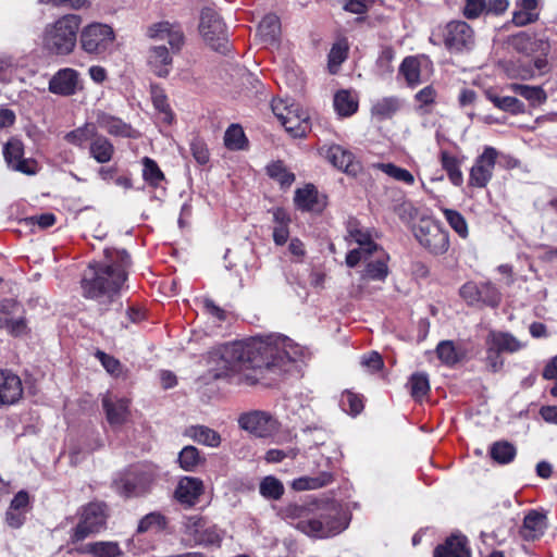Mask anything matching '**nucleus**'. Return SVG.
I'll return each instance as SVG.
<instances>
[{
    "label": "nucleus",
    "mask_w": 557,
    "mask_h": 557,
    "mask_svg": "<svg viewBox=\"0 0 557 557\" xmlns=\"http://www.w3.org/2000/svg\"><path fill=\"white\" fill-rule=\"evenodd\" d=\"M148 61L151 70L158 76H166L170 73L172 57L164 45L152 47L149 51Z\"/></svg>",
    "instance_id": "31"
},
{
    "label": "nucleus",
    "mask_w": 557,
    "mask_h": 557,
    "mask_svg": "<svg viewBox=\"0 0 557 557\" xmlns=\"http://www.w3.org/2000/svg\"><path fill=\"white\" fill-rule=\"evenodd\" d=\"M350 518L346 511L332 507L321 513L318 518L301 520L296 524V529L308 536L317 539H326L335 536L346 530Z\"/></svg>",
    "instance_id": "7"
},
{
    "label": "nucleus",
    "mask_w": 557,
    "mask_h": 557,
    "mask_svg": "<svg viewBox=\"0 0 557 557\" xmlns=\"http://www.w3.org/2000/svg\"><path fill=\"white\" fill-rule=\"evenodd\" d=\"M203 488L202 480L194 476H183L176 484V502L186 507H193L199 503Z\"/></svg>",
    "instance_id": "20"
},
{
    "label": "nucleus",
    "mask_w": 557,
    "mask_h": 557,
    "mask_svg": "<svg viewBox=\"0 0 557 557\" xmlns=\"http://www.w3.org/2000/svg\"><path fill=\"white\" fill-rule=\"evenodd\" d=\"M199 32L203 40L215 51L225 53L228 50L226 26L220 15L210 8L202 10Z\"/></svg>",
    "instance_id": "12"
},
{
    "label": "nucleus",
    "mask_w": 557,
    "mask_h": 557,
    "mask_svg": "<svg viewBox=\"0 0 557 557\" xmlns=\"http://www.w3.org/2000/svg\"><path fill=\"white\" fill-rule=\"evenodd\" d=\"M238 425L257 437H269L278 429L277 420L271 413L262 410L242 413L238 417Z\"/></svg>",
    "instance_id": "14"
},
{
    "label": "nucleus",
    "mask_w": 557,
    "mask_h": 557,
    "mask_svg": "<svg viewBox=\"0 0 557 557\" xmlns=\"http://www.w3.org/2000/svg\"><path fill=\"white\" fill-rule=\"evenodd\" d=\"M410 393L414 399H421L430 391V384L428 375L424 373H414L411 375L410 381Z\"/></svg>",
    "instance_id": "57"
},
{
    "label": "nucleus",
    "mask_w": 557,
    "mask_h": 557,
    "mask_svg": "<svg viewBox=\"0 0 557 557\" xmlns=\"http://www.w3.org/2000/svg\"><path fill=\"white\" fill-rule=\"evenodd\" d=\"M376 168L395 181L403 182L407 185L414 184L413 175L408 170L397 166L394 163H379Z\"/></svg>",
    "instance_id": "54"
},
{
    "label": "nucleus",
    "mask_w": 557,
    "mask_h": 557,
    "mask_svg": "<svg viewBox=\"0 0 557 557\" xmlns=\"http://www.w3.org/2000/svg\"><path fill=\"white\" fill-rule=\"evenodd\" d=\"M334 109L341 116H350L358 110V99L349 90H339L334 96Z\"/></svg>",
    "instance_id": "40"
},
{
    "label": "nucleus",
    "mask_w": 557,
    "mask_h": 557,
    "mask_svg": "<svg viewBox=\"0 0 557 557\" xmlns=\"http://www.w3.org/2000/svg\"><path fill=\"white\" fill-rule=\"evenodd\" d=\"M131 257L124 249H106L104 260L90 263L81 281L83 296L96 301L98 311L122 309L120 289L127 278Z\"/></svg>",
    "instance_id": "2"
},
{
    "label": "nucleus",
    "mask_w": 557,
    "mask_h": 557,
    "mask_svg": "<svg viewBox=\"0 0 557 557\" xmlns=\"http://www.w3.org/2000/svg\"><path fill=\"white\" fill-rule=\"evenodd\" d=\"M78 554L91 555L92 557H122L123 550L117 542L97 541L83 544L74 549Z\"/></svg>",
    "instance_id": "28"
},
{
    "label": "nucleus",
    "mask_w": 557,
    "mask_h": 557,
    "mask_svg": "<svg viewBox=\"0 0 557 557\" xmlns=\"http://www.w3.org/2000/svg\"><path fill=\"white\" fill-rule=\"evenodd\" d=\"M399 73L405 77L410 87L421 83V62L418 57H407L399 66Z\"/></svg>",
    "instance_id": "42"
},
{
    "label": "nucleus",
    "mask_w": 557,
    "mask_h": 557,
    "mask_svg": "<svg viewBox=\"0 0 557 557\" xmlns=\"http://www.w3.org/2000/svg\"><path fill=\"white\" fill-rule=\"evenodd\" d=\"M374 256H376L375 260L369 258L364 261L366 268L362 271L361 277L371 281H384L388 274L387 257L382 248L381 251H377Z\"/></svg>",
    "instance_id": "32"
},
{
    "label": "nucleus",
    "mask_w": 557,
    "mask_h": 557,
    "mask_svg": "<svg viewBox=\"0 0 557 557\" xmlns=\"http://www.w3.org/2000/svg\"><path fill=\"white\" fill-rule=\"evenodd\" d=\"M484 11H486L485 0H466L463 15L467 18H478Z\"/></svg>",
    "instance_id": "64"
},
{
    "label": "nucleus",
    "mask_w": 557,
    "mask_h": 557,
    "mask_svg": "<svg viewBox=\"0 0 557 557\" xmlns=\"http://www.w3.org/2000/svg\"><path fill=\"white\" fill-rule=\"evenodd\" d=\"M490 455L494 461L505 465L513 460L516 448L508 442H496L492 445Z\"/></svg>",
    "instance_id": "49"
},
{
    "label": "nucleus",
    "mask_w": 557,
    "mask_h": 557,
    "mask_svg": "<svg viewBox=\"0 0 557 557\" xmlns=\"http://www.w3.org/2000/svg\"><path fill=\"white\" fill-rule=\"evenodd\" d=\"M190 151L193 157L199 164H206L209 162L210 153L203 140L199 138H194L190 141Z\"/></svg>",
    "instance_id": "63"
},
{
    "label": "nucleus",
    "mask_w": 557,
    "mask_h": 557,
    "mask_svg": "<svg viewBox=\"0 0 557 557\" xmlns=\"http://www.w3.org/2000/svg\"><path fill=\"white\" fill-rule=\"evenodd\" d=\"M442 168L446 171L451 184L460 186L463 183V175L460 170V161L450 152L443 150L440 153Z\"/></svg>",
    "instance_id": "38"
},
{
    "label": "nucleus",
    "mask_w": 557,
    "mask_h": 557,
    "mask_svg": "<svg viewBox=\"0 0 557 557\" xmlns=\"http://www.w3.org/2000/svg\"><path fill=\"white\" fill-rule=\"evenodd\" d=\"M143 177L149 185L159 187L164 181V175L154 160L149 157L143 159Z\"/></svg>",
    "instance_id": "50"
},
{
    "label": "nucleus",
    "mask_w": 557,
    "mask_h": 557,
    "mask_svg": "<svg viewBox=\"0 0 557 557\" xmlns=\"http://www.w3.org/2000/svg\"><path fill=\"white\" fill-rule=\"evenodd\" d=\"M345 242L348 246L357 245L350 249L345 262L349 268H356L361 261H367L373 255L381 251V246L373 239L372 231L363 226L357 219L349 218L346 222Z\"/></svg>",
    "instance_id": "5"
},
{
    "label": "nucleus",
    "mask_w": 557,
    "mask_h": 557,
    "mask_svg": "<svg viewBox=\"0 0 557 557\" xmlns=\"http://www.w3.org/2000/svg\"><path fill=\"white\" fill-rule=\"evenodd\" d=\"M401 102L397 97H384L376 100L371 108V114L377 121L388 120L399 111Z\"/></svg>",
    "instance_id": "36"
},
{
    "label": "nucleus",
    "mask_w": 557,
    "mask_h": 557,
    "mask_svg": "<svg viewBox=\"0 0 557 557\" xmlns=\"http://www.w3.org/2000/svg\"><path fill=\"white\" fill-rule=\"evenodd\" d=\"M206 519L199 515L186 517L183 524L182 543L186 545H199L198 540L205 529Z\"/></svg>",
    "instance_id": "33"
},
{
    "label": "nucleus",
    "mask_w": 557,
    "mask_h": 557,
    "mask_svg": "<svg viewBox=\"0 0 557 557\" xmlns=\"http://www.w3.org/2000/svg\"><path fill=\"white\" fill-rule=\"evenodd\" d=\"M272 111L285 131L295 138L304 137L310 128L309 115L298 104L274 99Z\"/></svg>",
    "instance_id": "10"
},
{
    "label": "nucleus",
    "mask_w": 557,
    "mask_h": 557,
    "mask_svg": "<svg viewBox=\"0 0 557 557\" xmlns=\"http://www.w3.org/2000/svg\"><path fill=\"white\" fill-rule=\"evenodd\" d=\"M540 0H517L512 12L511 22L517 27L533 24L540 18Z\"/></svg>",
    "instance_id": "25"
},
{
    "label": "nucleus",
    "mask_w": 557,
    "mask_h": 557,
    "mask_svg": "<svg viewBox=\"0 0 557 557\" xmlns=\"http://www.w3.org/2000/svg\"><path fill=\"white\" fill-rule=\"evenodd\" d=\"M260 494L268 499H280L284 493V486L282 482L272 476H265L259 486Z\"/></svg>",
    "instance_id": "52"
},
{
    "label": "nucleus",
    "mask_w": 557,
    "mask_h": 557,
    "mask_svg": "<svg viewBox=\"0 0 557 557\" xmlns=\"http://www.w3.org/2000/svg\"><path fill=\"white\" fill-rule=\"evenodd\" d=\"M444 218L446 219L449 226L463 239L469 236L468 223L465 216L457 210L442 208L441 209Z\"/></svg>",
    "instance_id": "48"
},
{
    "label": "nucleus",
    "mask_w": 557,
    "mask_h": 557,
    "mask_svg": "<svg viewBox=\"0 0 557 557\" xmlns=\"http://www.w3.org/2000/svg\"><path fill=\"white\" fill-rule=\"evenodd\" d=\"M326 159L335 168L347 174L356 175L360 171V164L355 160L352 152L342 146L334 145L326 150Z\"/></svg>",
    "instance_id": "23"
},
{
    "label": "nucleus",
    "mask_w": 557,
    "mask_h": 557,
    "mask_svg": "<svg viewBox=\"0 0 557 557\" xmlns=\"http://www.w3.org/2000/svg\"><path fill=\"white\" fill-rule=\"evenodd\" d=\"M280 20L276 15H265L258 26V34L264 42H273L280 34Z\"/></svg>",
    "instance_id": "47"
},
{
    "label": "nucleus",
    "mask_w": 557,
    "mask_h": 557,
    "mask_svg": "<svg viewBox=\"0 0 557 557\" xmlns=\"http://www.w3.org/2000/svg\"><path fill=\"white\" fill-rule=\"evenodd\" d=\"M500 300L502 294L494 284L491 282L480 284L479 301L495 308L500 304Z\"/></svg>",
    "instance_id": "55"
},
{
    "label": "nucleus",
    "mask_w": 557,
    "mask_h": 557,
    "mask_svg": "<svg viewBox=\"0 0 557 557\" xmlns=\"http://www.w3.org/2000/svg\"><path fill=\"white\" fill-rule=\"evenodd\" d=\"M82 17L78 14H65L45 26L42 47L54 55L71 54L78 41Z\"/></svg>",
    "instance_id": "3"
},
{
    "label": "nucleus",
    "mask_w": 557,
    "mask_h": 557,
    "mask_svg": "<svg viewBox=\"0 0 557 557\" xmlns=\"http://www.w3.org/2000/svg\"><path fill=\"white\" fill-rule=\"evenodd\" d=\"M273 221L275 222L273 240L277 246H283L287 243L289 237L288 224L290 219L283 209L276 208L273 211Z\"/></svg>",
    "instance_id": "39"
},
{
    "label": "nucleus",
    "mask_w": 557,
    "mask_h": 557,
    "mask_svg": "<svg viewBox=\"0 0 557 557\" xmlns=\"http://www.w3.org/2000/svg\"><path fill=\"white\" fill-rule=\"evenodd\" d=\"M78 86L77 71L66 67L59 70L49 81V91L61 96L74 95Z\"/></svg>",
    "instance_id": "21"
},
{
    "label": "nucleus",
    "mask_w": 557,
    "mask_h": 557,
    "mask_svg": "<svg viewBox=\"0 0 557 557\" xmlns=\"http://www.w3.org/2000/svg\"><path fill=\"white\" fill-rule=\"evenodd\" d=\"M508 88L515 94L523 97L532 106L542 104L546 101L547 95L541 86H529L522 84H510Z\"/></svg>",
    "instance_id": "43"
},
{
    "label": "nucleus",
    "mask_w": 557,
    "mask_h": 557,
    "mask_svg": "<svg viewBox=\"0 0 557 557\" xmlns=\"http://www.w3.org/2000/svg\"><path fill=\"white\" fill-rule=\"evenodd\" d=\"M3 157L8 166L16 172L33 175L37 172V162L24 158V145L18 138H11L3 147Z\"/></svg>",
    "instance_id": "16"
},
{
    "label": "nucleus",
    "mask_w": 557,
    "mask_h": 557,
    "mask_svg": "<svg viewBox=\"0 0 557 557\" xmlns=\"http://www.w3.org/2000/svg\"><path fill=\"white\" fill-rule=\"evenodd\" d=\"M487 345L494 346L499 352L513 354L522 348L524 344L507 332H491L486 339Z\"/></svg>",
    "instance_id": "30"
},
{
    "label": "nucleus",
    "mask_w": 557,
    "mask_h": 557,
    "mask_svg": "<svg viewBox=\"0 0 557 557\" xmlns=\"http://www.w3.org/2000/svg\"><path fill=\"white\" fill-rule=\"evenodd\" d=\"M486 97L496 108L503 111L519 114L525 110L524 103L515 97H499L491 91L486 92Z\"/></svg>",
    "instance_id": "45"
},
{
    "label": "nucleus",
    "mask_w": 557,
    "mask_h": 557,
    "mask_svg": "<svg viewBox=\"0 0 557 557\" xmlns=\"http://www.w3.org/2000/svg\"><path fill=\"white\" fill-rule=\"evenodd\" d=\"M433 45H443L448 52L460 54L471 51L475 46V33L465 21L453 20L437 26L430 36Z\"/></svg>",
    "instance_id": "4"
},
{
    "label": "nucleus",
    "mask_w": 557,
    "mask_h": 557,
    "mask_svg": "<svg viewBox=\"0 0 557 557\" xmlns=\"http://www.w3.org/2000/svg\"><path fill=\"white\" fill-rule=\"evenodd\" d=\"M97 134V128L94 124L86 123L81 127H77L65 134L64 139L74 146L84 147V145L88 140H92V138Z\"/></svg>",
    "instance_id": "46"
},
{
    "label": "nucleus",
    "mask_w": 557,
    "mask_h": 557,
    "mask_svg": "<svg viewBox=\"0 0 557 557\" xmlns=\"http://www.w3.org/2000/svg\"><path fill=\"white\" fill-rule=\"evenodd\" d=\"M176 462H178L183 470L193 472L196 471L199 466L206 462V458L201 455L197 447L187 445L178 453Z\"/></svg>",
    "instance_id": "37"
},
{
    "label": "nucleus",
    "mask_w": 557,
    "mask_h": 557,
    "mask_svg": "<svg viewBox=\"0 0 557 557\" xmlns=\"http://www.w3.org/2000/svg\"><path fill=\"white\" fill-rule=\"evenodd\" d=\"M183 436L207 447L216 448L222 443V437L215 430L202 425L194 424L184 428Z\"/></svg>",
    "instance_id": "26"
},
{
    "label": "nucleus",
    "mask_w": 557,
    "mask_h": 557,
    "mask_svg": "<svg viewBox=\"0 0 557 557\" xmlns=\"http://www.w3.org/2000/svg\"><path fill=\"white\" fill-rule=\"evenodd\" d=\"M23 396L21 377L8 369L0 370V408L16 404Z\"/></svg>",
    "instance_id": "18"
},
{
    "label": "nucleus",
    "mask_w": 557,
    "mask_h": 557,
    "mask_svg": "<svg viewBox=\"0 0 557 557\" xmlns=\"http://www.w3.org/2000/svg\"><path fill=\"white\" fill-rule=\"evenodd\" d=\"M242 351L237 342L213 348L207 357L209 372L214 379L242 374L245 371Z\"/></svg>",
    "instance_id": "8"
},
{
    "label": "nucleus",
    "mask_w": 557,
    "mask_h": 557,
    "mask_svg": "<svg viewBox=\"0 0 557 557\" xmlns=\"http://www.w3.org/2000/svg\"><path fill=\"white\" fill-rule=\"evenodd\" d=\"M343 409L352 416L360 413L363 409L362 399L351 392H345L341 398Z\"/></svg>",
    "instance_id": "62"
},
{
    "label": "nucleus",
    "mask_w": 557,
    "mask_h": 557,
    "mask_svg": "<svg viewBox=\"0 0 557 557\" xmlns=\"http://www.w3.org/2000/svg\"><path fill=\"white\" fill-rule=\"evenodd\" d=\"M97 124L100 128L104 129L112 136L133 138L136 137L135 129L131 124L125 123L120 117L110 115L104 112L97 114Z\"/></svg>",
    "instance_id": "27"
},
{
    "label": "nucleus",
    "mask_w": 557,
    "mask_h": 557,
    "mask_svg": "<svg viewBox=\"0 0 557 557\" xmlns=\"http://www.w3.org/2000/svg\"><path fill=\"white\" fill-rule=\"evenodd\" d=\"M267 173L283 187H289L295 181V175L286 169L282 161H275L269 164L267 166Z\"/></svg>",
    "instance_id": "51"
},
{
    "label": "nucleus",
    "mask_w": 557,
    "mask_h": 557,
    "mask_svg": "<svg viewBox=\"0 0 557 557\" xmlns=\"http://www.w3.org/2000/svg\"><path fill=\"white\" fill-rule=\"evenodd\" d=\"M436 355L444 364L453 367L465 358L466 350L453 341H442L436 347Z\"/></svg>",
    "instance_id": "34"
},
{
    "label": "nucleus",
    "mask_w": 557,
    "mask_h": 557,
    "mask_svg": "<svg viewBox=\"0 0 557 557\" xmlns=\"http://www.w3.org/2000/svg\"><path fill=\"white\" fill-rule=\"evenodd\" d=\"M433 557H471L468 539L461 534H451L435 547Z\"/></svg>",
    "instance_id": "22"
},
{
    "label": "nucleus",
    "mask_w": 557,
    "mask_h": 557,
    "mask_svg": "<svg viewBox=\"0 0 557 557\" xmlns=\"http://www.w3.org/2000/svg\"><path fill=\"white\" fill-rule=\"evenodd\" d=\"M148 36L153 39H166L171 47H174V37L171 33L169 22H160L148 28Z\"/></svg>",
    "instance_id": "61"
},
{
    "label": "nucleus",
    "mask_w": 557,
    "mask_h": 557,
    "mask_svg": "<svg viewBox=\"0 0 557 557\" xmlns=\"http://www.w3.org/2000/svg\"><path fill=\"white\" fill-rule=\"evenodd\" d=\"M546 529V516L536 510H531L523 519L520 535L525 541L539 540Z\"/></svg>",
    "instance_id": "29"
},
{
    "label": "nucleus",
    "mask_w": 557,
    "mask_h": 557,
    "mask_svg": "<svg viewBox=\"0 0 557 557\" xmlns=\"http://www.w3.org/2000/svg\"><path fill=\"white\" fill-rule=\"evenodd\" d=\"M498 152L493 147H485L483 152L475 159L469 175V185L476 188H484L493 176Z\"/></svg>",
    "instance_id": "15"
},
{
    "label": "nucleus",
    "mask_w": 557,
    "mask_h": 557,
    "mask_svg": "<svg viewBox=\"0 0 557 557\" xmlns=\"http://www.w3.org/2000/svg\"><path fill=\"white\" fill-rule=\"evenodd\" d=\"M413 234L419 244L434 256L444 255L449 248L448 232L432 219H420Z\"/></svg>",
    "instance_id": "11"
},
{
    "label": "nucleus",
    "mask_w": 557,
    "mask_h": 557,
    "mask_svg": "<svg viewBox=\"0 0 557 557\" xmlns=\"http://www.w3.org/2000/svg\"><path fill=\"white\" fill-rule=\"evenodd\" d=\"M152 102L154 108L162 114V120L166 123L172 122V112L170 109V104L168 103L166 96L162 90L153 89L152 90Z\"/></svg>",
    "instance_id": "60"
},
{
    "label": "nucleus",
    "mask_w": 557,
    "mask_h": 557,
    "mask_svg": "<svg viewBox=\"0 0 557 557\" xmlns=\"http://www.w3.org/2000/svg\"><path fill=\"white\" fill-rule=\"evenodd\" d=\"M152 482V474L144 467H132L112 482L114 491L123 497H136L146 493Z\"/></svg>",
    "instance_id": "13"
},
{
    "label": "nucleus",
    "mask_w": 557,
    "mask_h": 557,
    "mask_svg": "<svg viewBox=\"0 0 557 557\" xmlns=\"http://www.w3.org/2000/svg\"><path fill=\"white\" fill-rule=\"evenodd\" d=\"M108 507L103 502H90L79 510V521L70 534L72 543L84 541L106 529Z\"/></svg>",
    "instance_id": "9"
},
{
    "label": "nucleus",
    "mask_w": 557,
    "mask_h": 557,
    "mask_svg": "<svg viewBox=\"0 0 557 557\" xmlns=\"http://www.w3.org/2000/svg\"><path fill=\"white\" fill-rule=\"evenodd\" d=\"M89 153L98 163H107L114 154V146L107 137L96 134L90 143Z\"/></svg>",
    "instance_id": "35"
},
{
    "label": "nucleus",
    "mask_w": 557,
    "mask_h": 557,
    "mask_svg": "<svg viewBox=\"0 0 557 557\" xmlns=\"http://www.w3.org/2000/svg\"><path fill=\"white\" fill-rule=\"evenodd\" d=\"M332 480L333 476L331 473L322 472L315 476H301L295 479L292 483V487L295 491L317 490L330 484Z\"/></svg>",
    "instance_id": "44"
},
{
    "label": "nucleus",
    "mask_w": 557,
    "mask_h": 557,
    "mask_svg": "<svg viewBox=\"0 0 557 557\" xmlns=\"http://www.w3.org/2000/svg\"><path fill=\"white\" fill-rule=\"evenodd\" d=\"M116 34L111 25L91 22L85 25L78 36L81 49L92 58L103 59L114 50Z\"/></svg>",
    "instance_id": "6"
},
{
    "label": "nucleus",
    "mask_w": 557,
    "mask_h": 557,
    "mask_svg": "<svg viewBox=\"0 0 557 557\" xmlns=\"http://www.w3.org/2000/svg\"><path fill=\"white\" fill-rule=\"evenodd\" d=\"M2 327H7L15 335L23 333L26 327L22 306L13 299L0 300V329Z\"/></svg>",
    "instance_id": "19"
},
{
    "label": "nucleus",
    "mask_w": 557,
    "mask_h": 557,
    "mask_svg": "<svg viewBox=\"0 0 557 557\" xmlns=\"http://www.w3.org/2000/svg\"><path fill=\"white\" fill-rule=\"evenodd\" d=\"M246 137L242 126L231 125L224 135V144L228 149L238 150L244 147Z\"/></svg>",
    "instance_id": "56"
},
{
    "label": "nucleus",
    "mask_w": 557,
    "mask_h": 557,
    "mask_svg": "<svg viewBox=\"0 0 557 557\" xmlns=\"http://www.w3.org/2000/svg\"><path fill=\"white\" fill-rule=\"evenodd\" d=\"M294 201L298 209L309 212H322L326 205L324 198L319 195L313 185L298 188L295 193Z\"/></svg>",
    "instance_id": "24"
},
{
    "label": "nucleus",
    "mask_w": 557,
    "mask_h": 557,
    "mask_svg": "<svg viewBox=\"0 0 557 557\" xmlns=\"http://www.w3.org/2000/svg\"><path fill=\"white\" fill-rule=\"evenodd\" d=\"M527 44H530L531 50L540 53V55L547 57L550 51V44L545 37H537L532 41L527 33H519L513 37V45L518 50H523Z\"/></svg>",
    "instance_id": "41"
},
{
    "label": "nucleus",
    "mask_w": 557,
    "mask_h": 557,
    "mask_svg": "<svg viewBox=\"0 0 557 557\" xmlns=\"http://www.w3.org/2000/svg\"><path fill=\"white\" fill-rule=\"evenodd\" d=\"M102 408L113 429L122 426L129 418V400L126 398L107 394L102 397Z\"/></svg>",
    "instance_id": "17"
},
{
    "label": "nucleus",
    "mask_w": 557,
    "mask_h": 557,
    "mask_svg": "<svg viewBox=\"0 0 557 557\" xmlns=\"http://www.w3.org/2000/svg\"><path fill=\"white\" fill-rule=\"evenodd\" d=\"M237 343L243 348L245 371H252L251 374H242L240 380L248 385L259 383L268 374L281 375L287 372L292 363L304 355L298 344L281 334L257 335Z\"/></svg>",
    "instance_id": "1"
},
{
    "label": "nucleus",
    "mask_w": 557,
    "mask_h": 557,
    "mask_svg": "<svg viewBox=\"0 0 557 557\" xmlns=\"http://www.w3.org/2000/svg\"><path fill=\"white\" fill-rule=\"evenodd\" d=\"M307 513L308 509L305 506L298 504H289L281 511L282 517L295 527L299 521L306 520L305 518Z\"/></svg>",
    "instance_id": "59"
},
{
    "label": "nucleus",
    "mask_w": 557,
    "mask_h": 557,
    "mask_svg": "<svg viewBox=\"0 0 557 557\" xmlns=\"http://www.w3.org/2000/svg\"><path fill=\"white\" fill-rule=\"evenodd\" d=\"M165 518L162 515L158 512H150L139 521L137 531L139 533H144L149 530L159 532L165 528Z\"/></svg>",
    "instance_id": "58"
},
{
    "label": "nucleus",
    "mask_w": 557,
    "mask_h": 557,
    "mask_svg": "<svg viewBox=\"0 0 557 557\" xmlns=\"http://www.w3.org/2000/svg\"><path fill=\"white\" fill-rule=\"evenodd\" d=\"M224 537V531L206 520L205 529L198 540L199 545L220 547Z\"/></svg>",
    "instance_id": "53"
}]
</instances>
